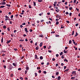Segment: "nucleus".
<instances>
[{
	"label": "nucleus",
	"mask_w": 80,
	"mask_h": 80,
	"mask_svg": "<svg viewBox=\"0 0 80 80\" xmlns=\"http://www.w3.org/2000/svg\"><path fill=\"white\" fill-rule=\"evenodd\" d=\"M12 68H13V67H12V65H9L8 67V69H9V70H12Z\"/></svg>",
	"instance_id": "f257e3e1"
},
{
	"label": "nucleus",
	"mask_w": 80,
	"mask_h": 80,
	"mask_svg": "<svg viewBox=\"0 0 80 80\" xmlns=\"http://www.w3.org/2000/svg\"><path fill=\"white\" fill-rule=\"evenodd\" d=\"M12 65H13V66H14V67H17V62L15 63H13Z\"/></svg>",
	"instance_id": "f03ea898"
},
{
	"label": "nucleus",
	"mask_w": 80,
	"mask_h": 80,
	"mask_svg": "<svg viewBox=\"0 0 80 80\" xmlns=\"http://www.w3.org/2000/svg\"><path fill=\"white\" fill-rule=\"evenodd\" d=\"M72 75H76V71H73L72 72Z\"/></svg>",
	"instance_id": "7ed1b4c3"
},
{
	"label": "nucleus",
	"mask_w": 80,
	"mask_h": 80,
	"mask_svg": "<svg viewBox=\"0 0 80 80\" xmlns=\"http://www.w3.org/2000/svg\"><path fill=\"white\" fill-rule=\"evenodd\" d=\"M24 29H25V31L26 32V33H28V31L27 30V28H25Z\"/></svg>",
	"instance_id": "20e7f679"
},
{
	"label": "nucleus",
	"mask_w": 80,
	"mask_h": 80,
	"mask_svg": "<svg viewBox=\"0 0 80 80\" xmlns=\"http://www.w3.org/2000/svg\"><path fill=\"white\" fill-rule=\"evenodd\" d=\"M2 5H5L6 4V2H5L3 1L2 2Z\"/></svg>",
	"instance_id": "39448f33"
},
{
	"label": "nucleus",
	"mask_w": 80,
	"mask_h": 80,
	"mask_svg": "<svg viewBox=\"0 0 80 80\" xmlns=\"http://www.w3.org/2000/svg\"><path fill=\"white\" fill-rule=\"evenodd\" d=\"M35 59H39V58H38L37 56V55H35Z\"/></svg>",
	"instance_id": "423d86ee"
},
{
	"label": "nucleus",
	"mask_w": 80,
	"mask_h": 80,
	"mask_svg": "<svg viewBox=\"0 0 80 80\" xmlns=\"http://www.w3.org/2000/svg\"><path fill=\"white\" fill-rule=\"evenodd\" d=\"M1 43H3V37H2L1 39Z\"/></svg>",
	"instance_id": "0eeeda50"
},
{
	"label": "nucleus",
	"mask_w": 80,
	"mask_h": 80,
	"mask_svg": "<svg viewBox=\"0 0 80 80\" xmlns=\"http://www.w3.org/2000/svg\"><path fill=\"white\" fill-rule=\"evenodd\" d=\"M38 2H39V3H41V2H43V0H38Z\"/></svg>",
	"instance_id": "6e6552de"
},
{
	"label": "nucleus",
	"mask_w": 80,
	"mask_h": 80,
	"mask_svg": "<svg viewBox=\"0 0 80 80\" xmlns=\"http://www.w3.org/2000/svg\"><path fill=\"white\" fill-rule=\"evenodd\" d=\"M33 3L34 6H36V2L33 1Z\"/></svg>",
	"instance_id": "1a4fd4ad"
},
{
	"label": "nucleus",
	"mask_w": 80,
	"mask_h": 80,
	"mask_svg": "<svg viewBox=\"0 0 80 80\" xmlns=\"http://www.w3.org/2000/svg\"><path fill=\"white\" fill-rule=\"evenodd\" d=\"M39 48V47H37L35 48V50H38Z\"/></svg>",
	"instance_id": "9d476101"
},
{
	"label": "nucleus",
	"mask_w": 80,
	"mask_h": 80,
	"mask_svg": "<svg viewBox=\"0 0 80 80\" xmlns=\"http://www.w3.org/2000/svg\"><path fill=\"white\" fill-rule=\"evenodd\" d=\"M68 50L65 51V50H64V53H67V52H68Z\"/></svg>",
	"instance_id": "9b49d317"
},
{
	"label": "nucleus",
	"mask_w": 80,
	"mask_h": 80,
	"mask_svg": "<svg viewBox=\"0 0 80 80\" xmlns=\"http://www.w3.org/2000/svg\"><path fill=\"white\" fill-rule=\"evenodd\" d=\"M5 6H1L0 7V8H4V7H5Z\"/></svg>",
	"instance_id": "f8f14e48"
},
{
	"label": "nucleus",
	"mask_w": 80,
	"mask_h": 80,
	"mask_svg": "<svg viewBox=\"0 0 80 80\" xmlns=\"http://www.w3.org/2000/svg\"><path fill=\"white\" fill-rule=\"evenodd\" d=\"M43 58V57L42 56H41L40 57V60H42Z\"/></svg>",
	"instance_id": "ddd939ff"
},
{
	"label": "nucleus",
	"mask_w": 80,
	"mask_h": 80,
	"mask_svg": "<svg viewBox=\"0 0 80 80\" xmlns=\"http://www.w3.org/2000/svg\"><path fill=\"white\" fill-rule=\"evenodd\" d=\"M72 9H73V8L72 7H69V10H72Z\"/></svg>",
	"instance_id": "4468645a"
},
{
	"label": "nucleus",
	"mask_w": 80,
	"mask_h": 80,
	"mask_svg": "<svg viewBox=\"0 0 80 80\" xmlns=\"http://www.w3.org/2000/svg\"><path fill=\"white\" fill-rule=\"evenodd\" d=\"M26 70H29V67H28V66L26 67Z\"/></svg>",
	"instance_id": "2eb2a0df"
},
{
	"label": "nucleus",
	"mask_w": 80,
	"mask_h": 80,
	"mask_svg": "<svg viewBox=\"0 0 80 80\" xmlns=\"http://www.w3.org/2000/svg\"><path fill=\"white\" fill-rule=\"evenodd\" d=\"M42 44H43V42H41L40 44V47H42Z\"/></svg>",
	"instance_id": "dca6fc26"
},
{
	"label": "nucleus",
	"mask_w": 80,
	"mask_h": 80,
	"mask_svg": "<svg viewBox=\"0 0 80 80\" xmlns=\"http://www.w3.org/2000/svg\"><path fill=\"white\" fill-rule=\"evenodd\" d=\"M61 3V2H58V4H57V5L58 7H59V6L58 5H59V3Z\"/></svg>",
	"instance_id": "f3484780"
},
{
	"label": "nucleus",
	"mask_w": 80,
	"mask_h": 80,
	"mask_svg": "<svg viewBox=\"0 0 80 80\" xmlns=\"http://www.w3.org/2000/svg\"><path fill=\"white\" fill-rule=\"evenodd\" d=\"M64 62H68V60L67 59H65L64 60Z\"/></svg>",
	"instance_id": "a211bd4d"
},
{
	"label": "nucleus",
	"mask_w": 80,
	"mask_h": 80,
	"mask_svg": "<svg viewBox=\"0 0 80 80\" xmlns=\"http://www.w3.org/2000/svg\"><path fill=\"white\" fill-rule=\"evenodd\" d=\"M11 40H9V41H8V42H7V43H9L10 42H11Z\"/></svg>",
	"instance_id": "6ab92c4d"
},
{
	"label": "nucleus",
	"mask_w": 80,
	"mask_h": 80,
	"mask_svg": "<svg viewBox=\"0 0 80 80\" xmlns=\"http://www.w3.org/2000/svg\"><path fill=\"white\" fill-rule=\"evenodd\" d=\"M6 5H7L8 7H11V6L10 5L8 4H6Z\"/></svg>",
	"instance_id": "aec40b11"
},
{
	"label": "nucleus",
	"mask_w": 80,
	"mask_h": 80,
	"mask_svg": "<svg viewBox=\"0 0 80 80\" xmlns=\"http://www.w3.org/2000/svg\"><path fill=\"white\" fill-rule=\"evenodd\" d=\"M58 23H59V22H58V21H56V25H58Z\"/></svg>",
	"instance_id": "412c9836"
},
{
	"label": "nucleus",
	"mask_w": 80,
	"mask_h": 80,
	"mask_svg": "<svg viewBox=\"0 0 80 80\" xmlns=\"http://www.w3.org/2000/svg\"><path fill=\"white\" fill-rule=\"evenodd\" d=\"M69 44H71L72 43V41L71 40H70L69 41Z\"/></svg>",
	"instance_id": "4be33fe9"
},
{
	"label": "nucleus",
	"mask_w": 80,
	"mask_h": 80,
	"mask_svg": "<svg viewBox=\"0 0 80 80\" xmlns=\"http://www.w3.org/2000/svg\"><path fill=\"white\" fill-rule=\"evenodd\" d=\"M3 28H4L5 29V28H7V27H6V26L4 25V26H3Z\"/></svg>",
	"instance_id": "5701e85b"
},
{
	"label": "nucleus",
	"mask_w": 80,
	"mask_h": 80,
	"mask_svg": "<svg viewBox=\"0 0 80 80\" xmlns=\"http://www.w3.org/2000/svg\"><path fill=\"white\" fill-rule=\"evenodd\" d=\"M58 79H59V80H60V78H61V77H60V76H58Z\"/></svg>",
	"instance_id": "b1692460"
},
{
	"label": "nucleus",
	"mask_w": 80,
	"mask_h": 80,
	"mask_svg": "<svg viewBox=\"0 0 80 80\" xmlns=\"http://www.w3.org/2000/svg\"><path fill=\"white\" fill-rule=\"evenodd\" d=\"M5 17H6V18L7 19H8V18H9V17L7 16V15H6L5 16Z\"/></svg>",
	"instance_id": "393cba45"
},
{
	"label": "nucleus",
	"mask_w": 80,
	"mask_h": 80,
	"mask_svg": "<svg viewBox=\"0 0 80 80\" xmlns=\"http://www.w3.org/2000/svg\"><path fill=\"white\" fill-rule=\"evenodd\" d=\"M27 72H28V70H26L25 71V74H27Z\"/></svg>",
	"instance_id": "a878e982"
},
{
	"label": "nucleus",
	"mask_w": 80,
	"mask_h": 80,
	"mask_svg": "<svg viewBox=\"0 0 80 80\" xmlns=\"http://www.w3.org/2000/svg\"><path fill=\"white\" fill-rule=\"evenodd\" d=\"M75 78L74 77H72L71 79L72 80V79H75Z\"/></svg>",
	"instance_id": "bb28decb"
},
{
	"label": "nucleus",
	"mask_w": 80,
	"mask_h": 80,
	"mask_svg": "<svg viewBox=\"0 0 80 80\" xmlns=\"http://www.w3.org/2000/svg\"><path fill=\"white\" fill-rule=\"evenodd\" d=\"M76 9L77 11H78V12H79V9L77 8H76Z\"/></svg>",
	"instance_id": "cd10ccee"
},
{
	"label": "nucleus",
	"mask_w": 80,
	"mask_h": 80,
	"mask_svg": "<svg viewBox=\"0 0 80 80\" xmlns=\"http://www.w3.org/2000/svg\"><path fill=\"white\" fill-rule=\"evenodd\" d=\"M22 25H26V23H25V22L23 23L22 24Z\"/></svg>",
	"instance_id": "c85d7f7f"
},
{
	"label": "nucleus",
	"mask_w": 80,
	"mask_h": 80,
	"mask_svg": "<svg viewBox=\"0 0 80 80\" xmlns=\"http://www.w3.org/2000/svg\"><path fill=\"white\" fill-rule=\"evenodd\" d=\"M58 74H59V72H57L56 73V75H58Z\"/></svg>",
	"instance_id": "c756f323"
},
{
	"label": "nucleus",
	"mask_w": 80,
	"mask_h": 80,
	"mask_svg": "<svg viewBox=\"0 0 80 80\" xmlns=\"http://www.w3.org/2000/svg\"><path fill=\"white\" fill-rule=\"evenodd\" d=\"M76 1H77V0H74V2H73L74 3H76Z\"/></svg>",
	"instance_id": "7c9ffc66"
},
{
	"label": "nucleus",
	"mask_w": 80,
	"mask_h": 80,
	"mask_svg": "<svg viewBox=\"0 0 80 80\" xmlns=\"http://www.w3.org/2000/svg\"><path fill=\"white\" fill-rule=\"evenodd\" d=\"M29 8H32V6H31V5H29Z\"/></svg>",
	"instance_id": "2f4dec72"
},
{
	"label": "nucleus",
	"mask_w": 80,
	"mask_h": 80,
	"mask_svg": "<svg viewBox=\"0 0 80 80\" xmlns=\"http://www.w3.org/2000/svg\"><path fill=\"white\" fill-rule=\"evenodd\" d=\"M77 35H78V33H77V32H76L75 37H77Z\"/></svg>",
	"instance_id": "473e14b6"
},
{
	"label": "nucleus",
	"mask_w": 80,
	"mask_h": 80,
	"mask_svg": "<svg viewBox=\"0 0 80 80\" xmlns=\"http://www.w3.org/2000/svg\"><path fill=\"white\" fill-rule=\"evenodd\" d=\"M10 76L11 77H12L13 76V74H11L10 75Z\"/></svg>",
	"instance_id": "72a5a7b5"
},
{
	"label": "nucleus",
	"mask_w": 80,
	"mask_h": 80,
	"mask_svg": "<svg viewBox=\"0 0 80 80\" xmlns=\"http://www.w3.org/2000/svg\"><path fill=\"white\" fill-rule=\"evenodd\" d=\"M56 37H60V36L58 35H56Z\"/></svg>",
	"instance_id": "f704fd0d"
},
{
	"label": "nucleus",
	"mask_w": 80,
	"mask_h": 80,
	"mask_svg": "<svg viewBox=\"0 0 80 80\" xmlns=\"http://www.w3.org/2000/svg\"><path fill=\"white\" fill-rule=\"evenodd\" d=\"M61 58H62V59L64 58V56H63V55H62V56Z\"/></svg>",
	"instance_id": "c9c22d12"
},
{
	"label": "nucleus",
	"mask_w": 80,
	"mask_h": 80,
	"mask_svg": "<svg viewBox=\"0 0 80 80\" xmlns=\"http://www.w3.org/2000/svg\"><path fill=\"white\" fill-rule=\"evenodd\" d=\"M62 54H63V52H61L60 53V55H62Z\"/></svg>",
	"instance_id": "e433bc0d"
},
{
	"label": "nucleus",
	"mask_w": 80,
	"mask_h": 80,
	"mask_svg": "<svg viewBox=\"0 0 80 80\" xmlns=\"http://www.w3.org/2000/svg\"><path fill=\"white\" fill-rule=\"evenodd\" d=\"M32 31H33V30L32 29H30L29 30V32H32Z\"/></svg>",
	"instance_id": "4c0bfd02"
},
{
	"label": "nucleus",
	"mask_w": 80,
	"mask_h": 80,
	"mask_svg": "<svg viewBox=\"0 0 80 80\" xmlns=\"http://www.w3.org/2000/svg\"><path fill=\"white\" fill-rule=\"evenodd\" d=\"M3 67L4 68H7V67H6V66L5 65H4L3 66Z\"/></svg>",
	"instance_id": "58836bf2"
},
{
	"label": "nucleus",
	"mask_w": 80,
	"mask_h": 80,
	"mask_svg": "<svg viewBox=\"0 0 80 80\" xmlns=\"http://www.w3.org/2000/svg\"><path fill=\"white\" fill-rule=\"evenodd\" d=\"M74 31H73L72 32V35H74Z\"/></svg>",
	"instance_id": "ea45409f"
},
{
	"label": "nucleus",
	"mask_w": 80,
	"mask_h": 80,
	"mask_svg": "<svg viewBox=\"0 0 80 80\" xmlns=\"http://www.w3.org/2000/svg\"><path fill=\"white\" fill-rule=\"evenodd\" d=\"M13 22H12V21H11L9 22V23L10 24H12V23Z\"/></svg>",
	"instance_id": "a19ab883"
},
{
	"label": "nucleus",
	"mask_w": 80,
	"mask_h": 80,
	"mask_svg": "<svg viewBox=\"0 0 80 80\" xmlns=\"http://www.w3.org/2000/svg\"><path fill=\"white\" fill-rule=\"evenodd\" d=\"M13 15H12L11 16V18H13Z\"/></svg>",
	"instance_id": "79ce46f5"
},
{
	"label": "nucleus",
	"mask_w": 80,
	"mask_h": 80,
	"mask_svg": "<svg viewBox=\"0 0 80 80\" xmlns=\"http://www.w3.org/2000/svg\"><path fill=\"white\" fill-rule=\"evenodd\" d=\"M37 69H38V70H40V68L39 67H38Z\"/></svg>",
	"instance_id": "37998d69"
},
{
	"label": "nucleus",
	"mask_w": 80,
	"mask_h": 80,
	"mask_svg": "<svg viewBox=\"0 0 80 80\" xmlns=\"http://www.w3.org/2000/svg\"><path fill=\"white\" fill-rule=\"evenodd\" d=\"M65 13L66 15H68L69 14V13L68 12H66Z\"/></svg>",
	"instance_id": "c03bdc74"
},
{
	"label": "nucleus",
	"mask_w": 80,
	"mask_h": 80,
	"mask_svg": "<svg viewBox=\"0 0 80 80\" xmlns=\"http://www.w3.org/2000/svg\"><path fill=\"white\" fill-rule=\"evenodd\" d=\"M18 70H22V68H18Z\"/></svg>",
	"instance_id": "a18cd8bd"
},
{
	"label": "nucleus",
	"mask_w": 80,
	"mask_h": 80,
	"mask_svg": "<svg viewBox=\"0 0 80 80\" xmlns=\"http://www.w3.org/2000/svg\"><path fill=\"white\" fill-rule=\"evenodd\" d=\"M56 56L57 57H58L59 56V55L58 54H56Z\"/></svg>",
	"instance_id": "49530a36"
},
{
	"label": "nucleus",
	"mask_w": 80,
	"mask_h": 80,
	"mask_svg": "<svg viewBox=\"0 0 80 80\" xmlns=\"http://www.w3.org/2000/svg\"><path fill=\"white\" fill-rule=\"evenodd\" d=\"M7 29L8 30V32H10V28H7Z\"/></svg>",
	"instance_id": "de8ad7c7"
},
{
	"label": "nucleus",
	"mask_w": 80,
	"mask_h": 80,
	"mask_svg": "<svg viewBox=\"0 0 80 80\" xmlns=\"http://www.w3.org/2000/svg\"><path fill=\"white\" fill-rule=\"evenodd\" d=\"M62 27L61 28H64V27H63L62 26H63V25H61Z\"/></svg>",
	"instance_id": "09e8293b"
},
{
	"label": "nucleus",
	"mask_w": 80,
	"mask_h": 80,
	"mask_svg": "<svg viewBox=\"0 0 80 80\" xmlns=\"http://www.w3.org/2000/svg\"><path fill=\"white\" fill-rule=\"evenodd\" d=\"M47 14L48 15H50V12H48Z\"/></svg>",
	"instance_id": "8fccbe9b"
},
{
	"label": "nucleus",
	"mask_w": 80,
	"mask_h": 80,
	"mask_svg": "<svg viewBox=\"0 0 80 80\" xmlns=\"http://www.w3.org/2000/svg\"><path fill=\"white\" fill-rule=\"evenodd\" d=\"M78 25V23H77L75 24V26H76V27H77Z\"/></svg>",
	"instance_id": "3c124183"
},
{
	"label": "nucleus",
	"mask_w": 80,
	"mask_h": 80,
	"mask_svg": "<svg viewBox=\"0 0 80 80\" xmlns=\"http://www.w3.org/2000/svg\"><path fill=\"white\" fill-rule=\"evenodd\" d=\"M55 33V31H54V32H51V33Z\"/></svg>",
	"instance_id": "603ef678"
},
{
	"label": "nucleus",
	"mask_w": 80,
	"mask_h": 80,
	"mask_svg": "<svg viewBox=\"0 0 80 80\" xmlns=\"http://www.w3.org/2000/svg\"><path fill=\"white\" fill-rule=\"evenodd\" d=\"M39 37H43V35H39Z\"/></svg>",
	"instance_id": "864d4df0"
},
{
	"label": "nucleus",
	"mask_w": 80,
	"mask_h": 80,
	"mask_svg": "<svg viewBox=\"0 0 80 80\" xmlns=\"http://www.w3.org/2000/svg\"><path fill=\"white\" fill-rule=\"evenodd\" d=\"M21 80H23V78L22 77H20L19 78Z\"/></svg>",
	"instance_id": "5fc2aeb1"
},
{
	"label": "nucleus",
	"mask_w": 80,
	"mask_h": 80,
	"mask_svg": "<svg viewBox=\"0 0 80 80\" xmlns=\"http://www.w3.org/2000/svg\"><path fill=\"white\" fill-rule=\"evenodd\" d=\"M23 27V26H22V25H21L20 26V28H22V27Z\"/></svg>",
	"instance_id": "6e6d98bb"
},
{
	"label": "nucleus",
	"mask_w": 80,
	"mask_h": 80,
	"mask_svg": "<svg viewBox=\"0 0 80 80\" xmlns=\"http://www.w3.org/2000/svg\"><path fill=\"white\" fill-rule=\"evenodd\" d=\"M38 72H39V73H41V72H42V71L41 70H39L38 71Z\"/></svg>",
	"instance_id": "4d7b16f0"
},
{
	"label": "nucleus",
	"mask_w": 80,
	"mask_h": 80,
	"mask_svg": "<svg viewBox=\"0 0 80 80\" xmlns=\"http://www.w3.org/2000/svg\"><path fill=\"white\" fill-rule=\"evenodd\" d=\"M35 75L36 76H37V73L35 72Z\"/></svg>",
	"instance_id": "13d9d810"
},
{
	"label": "nucleus",
	"mask_w": 80,
	"mask_h": 80,
	"mask_svg": "<svg viewBox=\"0 0 80 80\" xmlns=\"http://www.w3.org/2000/svg\"><path fill=\"white\" fill-rule=\"evenodd\" d=\"M72 12H70L69 13V16H72Z\"/></svg>",
	"instance_id": "bf43d9fd"
},
{
	"label": "nucleus",
	"mask_w": 80,
	"mask_h": 80,
	"mask_svg": "<svg viewBox=\"0 0 80 80\" xmlns=\"http://www.w3.org/2000/svg\"><path fill=\"white\" fill-rule=\"evenodd\" d=\"M66 22H67L68 23H70V22L68 21H66Z\"/></svg>",
	"instance_id": "052dcab7"
},
{
	"label": "nucleus",
	"mask_w": 80,
	"mask_h": 80,
	"mask_svg": "<svg viewBox=\"0 0 80 80\" xmlns=\"http://www.w3.org/2000/svg\"><path fill=\"white\" fill-rule=\"evenodd\" d=\"M57 1H56L55 2H54V4H55V5H56V4H57Z\"/></svg>",
	"instance_id": "680f3d73"
},
{
	"label": "nucleus",
	"mask_w": 80,
	"mask_h": 80,
	"mask_svg": "<svg viewBox=\"0 0 80 80\" xmlns=\"http://www.w3.org/2000/svg\"><path fill=\"white\" fill-rule=\"evenodd\" d=\"M43 48H44V49H45V48H46V46H44Z\"/></svg>",
	"instance_id": "e2e57ef3"
},
{
	"label": "nucleus",
	"mask_w": 80,
	"mask_h": 80,
	"mask_svg": "<svg viewBox=\"0 0 80 80\" xmlns=\"http://www.w3.org/2000/svg\"><path fill=\"white\" fill-rule=\"evenodd\" d=\"M67 68V67H66V66H64V69L65 70V69H66V68Z\"/></svg>",
	"instance_id": "0e129e2a"
},
{
	"label": "nucleus",
	"mask_w": 80,
	"mask_h": 80,
	"mask_svg": "<svg viewBox=\"0 0 80 80\" xmlns=\"http://www.w3.org/2000/svg\"><path fill=\"white\" fill-rule=\"evenodd\" d=\"M58 66V64H56V67H57Z\"/></svg>",
	"instance_id": "69168bd1"
},
{
	"label": "nucleus",
	"mask_w": 80,
	"mask_h": 80,
	"mask_svg": "<svg viewBox=\"0 0 80 80\" xmlns=\"http://www.w3.org/2000/svg\"><path fill=\"white\" fill-rule=\"evenodd\" d=\"M67 3H68V2H66L65 3V5H67Z\"/></svg>",
	"instance_id": "338daca9"
},
{
	"label": "nucleus",
	"mask_w": 80,
	"mask_h": 80,
	"mask_svg": "<svg viewBox=\"0 0 80 80\" xmlns=\"http://www.w3.org/2000/svg\"><path fill=\"white\" fill-rule=\"evenodd\" d=\"M43 73H45V74H46V73H47V72H46V71H44L43 72Z\"/></svg>",
	"instance_id": "774afa93"
}]
</instances>
